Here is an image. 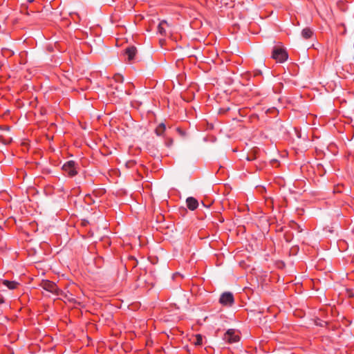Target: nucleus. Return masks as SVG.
Segmentation results:
<instances>
[{"label":"nucleus","mask_w":354,"mask_h":354,"mask_svg":"<svg viewBox=\"0 0 354 354\" xmlns=\"http://www.w3.org/2000/svg\"><path fill=\"white\" fill-rule=\"evenodd\" d=\"M256 158V157L254 156V155H248L247 156V160H249V161H251L252 160H254Z\"/></svg>","instance_id":"nucleus-14"},{"label":"nucleus","mask_w":354,"mask_h":354,"mask_svg":"<svg viewBox=\"0 0 354 354\" xmlns=\"http://www.w3.org/2000/svg\"><path fill=\"white\" fill-rule=\"evenodd\" d=\"M2 283L10 290H15L19 285L17 281L8 280H3Z\"/></svg>","instance_id":"nucleus-9"},{"label":"nucleus","mask_w":354,"mask_h":354,"mask_svg":"<svg viewBox=\"0 0 354 354\" xmlns=\"http://www.w3.org/2000/svg\"><path fill=\"white\" fill-rule=\"evenodd\" d=\"M194 344L196 345V346H201L203 344V336L201 335H196L195 336V338H194Z\"/></svg>","instance_id":"nucleus-12"},{"label":"nucleus","mask_w":354,"mask_h":354,"mask_svg":"<svg viewBox=\"0 0 354 354\" xmlns=\"http://www.w3.org/2000/svg\"><path fill=\"white\" fill-rule=\"evenodd\" d=\"M40 286L46 291H48L54 295H58L59 290L55 283L48 281L43 280L40 283Z\"/></svg>","instance_id":"nucleus-3"},{"label":"nucleus","mask_w":354,"mask_h":354,"mask_svg":"<svg viewBox=\"0 0 354 354\" xmlns=\"http://www.w3.org/2000/svg\"><path fill=\"white\" fill-rule=\"evenodd\" d=\"M166 127L164 123H160L155 129V133L157 136H162L164 132L165 131Z\"/></svg>","instance_id":"nucleus-11"},{"label":"nucleus","mask_w":354,"mask_h":354,"mask_svg":"<svg viewBox=\"0 0 354 354\" xmlns=\"http://www.w3.org/2000/svg\"><path fill=\"white\" fill-rule=\"evenodd\" d=\"M186 203L187 207L192 211L195 210L198 206V201L194 197H188L186 200Z\"/></svg>","instance_id":"nucleus-6"},{"label":"nucleus","mask_w":354,"mask_h":354,"mask_svg":"<svg viewBox=\"0 0 354 354\" xmlns=\"http://www.w3.org/2000/svg\"><path fill=\"white\" fill-rule=\"evenodd\" d=\"M272 57L279 62H283L287 60L288 55L283 47L274 46L272 50Z\"/></svg>","instance_id":"nucleus-1"},{"label":"nucleus","mask_w":354,"mask_h":354,"mask_svg":"<svg viewBox=\"0 0 354 354\" xmlns=\"http://www.w3.org/2000/svg\"><path fill=\"white\" fill-rule=\"evenodd\" d=\"M115 80L116 82H123V77L120 75H117L115 76Z\"/></svg>","instance_id":"nucleus-13"},{"label":"nucleus","mask_w":354,"mask_h":354,"mask_svg":"<svg viewBox=\"0 0 354 354\" xmlns=\"http://www.w3.org/2000/svg\"><path fill=\"white\" fill-rule=\"evenodd\" d=\"M219 302L227 306H231L234 303L233 294L230 292H225L221 295Z\"/></svg>","instance_id":"nucleus-4"},{"label":"nucleus","mask_w":354,"mask_h":354,"mask_svg":"<svg viewBox=\"0 0 354 354\" xmlns=\"http://www.w3.org/2000/svg\"><path fill=\"white\" fill-rule=\"evenodd\" d=\"M62 169L70 177H73L77 174V164L73 160L66 162L63 166Z\"/></svg>","instance_id":"nucleus-2"},{"label":"nucleus","mask_w":354,"mask_h":354,"mask_svg":"<svg viewBox=\"0 0 354 354\" xmlns=\"http://www.w3.org/2000/svg\"><path fill=\"white\" fill-rule=\"evenodd\" d=\"M3 302H4L3 299H0V304H2V303H3Z\"/></svg>","instance_id":"nucleus-15"},{"label":"nucleus","mask_w":354,"mask_h":354,"mask_svg":"<svg viewBox=\"0 0 354 354\" xmlns=\"http://www.w3.org/2000/svg\"><path fill=\"white\" fill-rule=\"evenodd\" d=\"M313 35V32L310 28H305L301 31V35L306 39L311 38Z\"/></svg>","instance_id":"nucleus-10"},{"label":"nucleus","mask_w":354,"mask_h":354,"mask_svg":"<svg viewBox=\"0 0 354 354\" xmlns=\"http://www.w3.org/2000/svg\"><path fill=\"white\" fill-rule=\"evenodd\" d=\"M136 51V48L134 46L129 47L125 50V54L128 56V60L129 62L134 58Z\"/></svg>","instance_id":"nucleus-8"},{"label":"nucleus","mask_w":354,"mask_h":354,"mask_svg":"<svg viewBox=\"0 0 354 354\" xmlns=\"http://www.w3.org/2000/svg\"><path fill=\"white\" fill-rule=\"evenodd\" d=\"M223 339L230 343H236L240 340V337L233 329H229L224 335Z\"/></svg>","instance_id":"nucleus-5"},{"label":"nucleus","mask_w":354,"mask_h":354,"mask_svg":"<svg viewBox=\"0 0 354 354\" xmlns=\"http://www.w3.org/2000/svg\"><path fill=\"white\" fill-rule=\"evenodd\" d=\"M167 27H169L168 23L165 20L161 21L158 24V33L160 34V35L166 36L167 35L166 28Z\"/></svg>","instance_id":"nucleus-7"},{"label":"nucleus","mask_w":354,"mask_h":354,"mask_svg":"<svg viewBox=\"0 0 354 354\" xmlns=\"http://www.w3.org/2000/svg\"><path fill=\"white\" fill-rule=\"evenodd\" d=\"M171 142H172V140H170L169 141V144H171Z\"/></svg>","instance_id":"nucleus-16"}]
</instances>
